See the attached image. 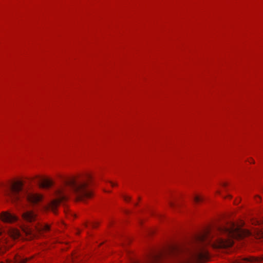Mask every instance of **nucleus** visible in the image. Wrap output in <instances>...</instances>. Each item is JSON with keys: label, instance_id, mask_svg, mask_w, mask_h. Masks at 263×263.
<instances>
[{"label": "nucleus", "instance_id": "obj_1", "mask_svg": "<svg viewBox=\"0 0 263 263\" xmlns=\"http://www.w3.org/2000/svg\"><path fill=\"white\" fill-rule=\"evenodd\" d=\"M240 222L236 224L231 221L223 226L207 228L195 236L196 246L194 249L172 245L168 248L166 254L177 257V263H203L210 257L209 252L205 248L207 245H210L215 249H223L232 247L234 238L241 239L250 235L257 239L263 238V219H251L252 224L260 227V229L256 228L252 231L243 229L244 222Z\"/></svg>", "mask_w": 263, "mask_h": 263}, {"label": "nucleus", "instance_id": "obj_7", "mask_svg": "<svg viewBox=\"0 0 263 263\" xmlns=\"http://www.w3.org/2000/svg\"><path fill=\"white\" fill-rule=\"evenodd\" d=\"M36 214L34 211L28 210L24 212L22 214L23 220L28 222H32L36 220Z\"/></svg>", "mask_w": 263, "mask_h": 263}, {"label": "nucleus", "instance_id": "obj_19", "mask_svg": "<svg viewBox=\"0 0 263 263\" xmlns=\"http://www.w3.org/2000/svg\"><path fill=\"white\" fill-rule=\"evenodd\" d=\"M108 182L111 184L112 187L116 186L118 185L117 183H114L112 181H108Z\"/></svg>", "mask_w": 263, "mask_h": 263}, {"label": "nucleus", "instance_id": "obj_2", "mask_svg": "<svg viewBox=\"0 0 263 263\" xmlns=\"http://www.w3.org/2000/svg\"><path fill=\"white\" fill-rule=\"evenodd\" d=\"M92 181L91 173L86 172L66 177L63 184L57 188L54 192V199L50 200V211L56 213L55 210L61 202L70 198L76 201H84L93 196L90 185Z\"/></svg>", "mask_w": 263, "mask_h": 263}, {"label": "nucleus", "instance_id": "obj_17", "mask_svg": "<svg viewBox=\"0 0 263 263\" xmlns=\"http://www.w3.org/2000/svg\"><path fill=\"white\" fill-rule=\"evenodd\" d=\"M91 227L93 228H97L99 226L98 222H94L91 223Z\"/></svg>", "mask_w": 263, "mask_h": 263}, {"label": "nucleus", "instance_id": "obj_4", "mask_svg": "<svg viewBox=\"0 0 263 263\" xmlns=\"http://www.w3.org/2000/svg\"><path fill=\"white\" fill-rule=\"evenodd\" d=\"M44 199L42 194L39 193H29L27 196V200L32 205H38Z\"/></svg>", "mask_w": 263, "mask_h": 263}, {"label": "nucleus", "instance_id": "obj_5", "mask_svg": "<svg viewBox=\"0 0 263 263\" xmlns=\"http://www.w3.org/2000/svg\"><path fill=\"white\" fill-rule=\"evenodd\" d=\"M0 219L5 223H13L18 220V218L8 211H3L0 214Z\"/></svg>", "mask_w": 263, "mask_h": 263}, {"label": "nucleus", "instance_id": "obj_12", "mask_svg": "<svg viewBox=\"0 0 263 263\" xmlns=\"http://www.w3.org/2000/svg\"><path fill=\"white\" fill-rule=\"evenodd\" d=\"M23 230L27 236H30V237L31 238L32 234V231L31 229L28 228H25L23 229Z\"/></svg>", "mask_w": 263, "mask_h": 263}, {"label": "nucleus", "instance_id": "obj_27", "mask_svg": "<svg viewBox=\"0 0 263 263\" xmlns=\"http://www.w3.org/2000/svg\"><path fill=\"white\" fill-rule=\"evenodd\" d=\"M1 234H2V232H1V231L0 230V235H1Z\"/></svg>", "mask_w": 263, "mask_h": 263}, {"label": "nucleus", "instance_id": "obj_20", "mask_svg": "<svg viewBox=\"0 0 263 263\" xmlns=\"http://www.w3.org/2000/svg\"><path fill=\"white\" fill-rule=\"evenodd\" d=\"M228 184L227 182H223L221 183V185L224 187H227L228 186Z\"/></svg>", "mask_w": 263, "mask_h": 263}, {"label": "nucleus", "instance_id": "obj_16", "mask_svg": "<svg viewBox=\"0 0 263 263\" xmlns=\"http://www.w3.org/2000/svg\"><path fill=\"white\" fill-rule=\"evenodd\" d=\"M247 161L250 163L254 164L255 160L252 158H249Z\"/></svg>", "mask_w": 263, "mask_h": 263}, {"label": "nucleus", "instance_id": "obj_10", "mask_svg": "<svg viewBox=\"0 0 263 263\" xmlns=\"http://www.w3.org/2000/svg\"><path fill=\"white\" fill-rule=\"evenodd\" d=\"M39 181L41 182L40 183V187L43 188V189L49 187V179H43V178H40Z\"/></svg>", "mask_w": 263, "mask_h": 263}, {"label": "nucleus", "instance_id": "obj_24", "mask_svg": "<svg viewBox=\"0 0 263 263\" xmlns=\"http://www.w3.org/2000/svg\"><path fill=\"white\" fill-rule=\"evenodd\" d=\"M228 198H229L230 199H231V198H232V196L229 195L228 196Z\"/></svg>", "mask_w": 263, "mask_h": 263}, {"label": "nucleus", "instance_id": "obj_15", "mask_svg": "<svg viewBox=\"0 0 263 263\" xmlns=\"http://www.w3.org/2000/svg\"><path fill=\"white\" fill-rule=\"evenodd\" d=\"M167 203L171 208H174L175 206V203L170 199L167 200Z\"/></svg>", "mask_w": 263, "mask_h": 263}, {"label": "nucleus", "instance_id": "obj_11", "mask_svg": "<svg viewBox=\"0 0 263 263\" xmlns=\"http://www.w3.org/2000/svg\"><path fill=\"white\" fill-rule=\"evenodd\" d=\"M204 200V197L201 195L199 194H195L193 197V200L194 202L196 204L200 203V202H202Z\"/></svg>", "mask_w": 263, "mask_h": 263}, {"label": "nucleus", "instance_id": "obj_21", "mask_svg": "<svg viewBox=\"0 0 263 263\" xmlns=\"http://www.w3.org/2000/svg\"><path fill=\"white\" fill-rule=\"evenodd\" d=\"M50 188H51L52 187V186H53V184H54V182H53V181L51 178H50Z\"/></svg>", "mask_w": 263, "mask_h": 263}, {"label": "nucleus", "instance_id": "obj_26", "mask_svg": "<svg viewBox=\"0 0 263 263\" xmlns=\"http://www.w3.org/2000/svg\"><path fill=\"white\" fill-rule=\"evenodd\" d=\"M85 227H88L87 224H86V223L85 224Z\"/></svg>", "mask_w": 263, "mask_h": 263}, {"label": "nucleus", "instance_id": "obj_23", "mask_svg": "<svg viewBox=\"0 0 263 263\" xmlns=\"http://www.w3.org/2000/svg\"><path fill=\"white\" fill-rule=\"evenodd\" d=\"M216 194H218V195H220V192L219 191H217L216 192Z\"/></svg>", "mask_w": 263, "mask_h": 263}, {"label": "nucleus", "instance_id": "obj_14", "mask_svg": "<svg viewBox=\"0 0 263 263\" xmlns=\"http://www.w3.org/2000/svg\"><path fill=\"white\" fill-rule=\"evenodd\" d=\"M77 256L75 254H73L71 257V259L73 263H78V261L77 259Z\"/></svg>", "mask_w": 263, "mask_h": 263}, {"label": "nucleus", "instance_id": "obj_25", "mask_svg": "<svg viewBox=\"0 0 263 263\" xmlns=\"http://www.w3.org/2000/svg\"><path fill=\"white\" fill-rule=\"evenodd\" d=\"M104 192H107V193H110V191H106V190H104Z\"/></svg>", "mask_w": 263, "mask_h": 263}, {"label": "nucleus", "instance_id": "obj_3", "mask_svg": "<svg viewBox=\"0 0 263 263\" xmlns=\"http://www.w3.org/2000/svg\"><path fill=\"white\" fill-rule=\"evenodd\" d=\"M24 182L21 179L13 180L8 188L4 191L5 196L8 197L13 203H18L22 197Z\"/></svg>", "mask_w": 263, "mask_h": 263}, {"label": "nucleus", "instance_id": "obj_8", "mask_svg": "<svg viewBox=\"0 0 263 263\" xmlns=\"http://www.w3.org/2000/svg\"><path fill=\"white\" fill-rule=\"evenodd\" d=\"M14 259L15 260L14 262H12L10 260L7 259L6 262L1 261V263H26L30 259V258H22L20 257H15Z\"/></svg>", "mask_w": 263, "mask_h": 263}, {"label": "nucleus", "instance_id": "obj_18", "mask_svg": "<svg viewBox=\"0 0 263 263\" xmlns=\"http://www.w3.org/2000/svg\"><path fill=\"white\" fill-rule=\"evenodd\" d=\"M260 197L258 195H256L255 197V200H256V202H259L260 200Z\"/></svg>", "mask_w": 263, "mask_h": 263}, {"label": "nucleus", "instance_id": "obj_6", "mask_svg": "<svg viewBox=\"0 0 263 263\" xmlns=\"http://www.w3.org/2000/svg\"><path fill=\"white\" fill-rule=\"evenodd\" d=\"M263 261V255L260 257L249 256L243 258L237 259V263H246L247 262L252 263H261Z\"/></svg>", "mask_w": 263, "mask_h": 263}, {"label": "nucleus", "instance_id": "obj_22", "mask_svg": "<svg viewBox=\"0 0 263 263\" xmlns=\"http://www.w3.org/2000/svg\"><path fill=\"white\" fill-rule=\"evenodd\" d=\"M46 229H47V230H49V226L47 225V226H46Z\"/></svg>", "mask_w": 263, "mask_h": 263}, {"label": "nucleus", "instance_id": "obj_9", "mask_svg": "<svg viewBox=\"0 0 263 263\" xmlns=\"http://www.w3.org/2000/svg\"><path fill=\"white\" fill-rule=\"evenodd\" d=\"M10 236L13 239H17L20 236V231L16 229H11L9 232Z\"/></svg>", "mask_w": 263, "mask_h": 263}, {"label": "nucleus", "instance_id": "obj_13", "mask_svg": "<svg viewBox=\"0 0 263 263\" xmlns=\"http://www.w3.org/2000/svg\"><path fill=\"white\" fill-rule=\"evenodd\" d=\"M122 197L124 199V200L126 202H129L130 201V199H131V197L130 196H128L127 195H124L122 196Z\"/></svg>", "mask_w": 263, "mask_h": 263}]
</instances>
